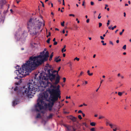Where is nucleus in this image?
Returning <instances> with one entry per match:
<instances>
[{
  "mask_svg": "<svg viewBox=\"0 0 131 131\" xmlns=\"http://www.w3.org/2000/svg\"><path fill=\"white\" fill-rule=\"evenodd\" d=\"M45 51L41 52L40 54L36 57H30L28 61L23 64L22 66V67L20 68V66H17L16 68L18 69L16 70L15 73H16L18 77L21 78L24 77L26 76L28 74L29 72H30L31 70L34 69L35 67L33 66V64L36 63V61L42 58L43 56L45 54Z\"/></svg>",
  "mask_w": 131,
  "mask_h": 131,
  "instance_id": "f257e3e1",
  "label": "nucleus"
},
{
  "mask_svg": "<svg viewBox=\"0 0 131 131\" xmlns=\"http://www.w3.org/2000/svg\"><path fill=\"white\" fill-rule=\"evenodd\" d=\"M49 93L47 92H45L39 94V96L37 100V103L35 105V108L37 112L44 108V106L48 108L49 111H51L54 103L58 100L57 97L50 96L48 98Z\"/></svg>",
  "mask_w": 131,
  "mask_h": 131,
  "instance_id": "f03ea898",
  "label": "nucleus"
},
{
  "mask_svg": "<svg viewBox=\"0 0 131 131\" xmlns=\"http://www.w3.org/2000/svg\"><path fill=\"white\" fill-rule=\"evenodd\" d=\"M60 68L61 67H59L58 68V71H53L52 70L49 69L48 70V74L43 73V75L42 73H40L39 76L40 80H41V79L46 80L49 79L51 82L55 80L53 84H57L59 83L60 79V77L58 74V72Z\"/></svg>",
  "mask_w": 131,
  "mask_h": 131,
  "instance_id": "7ed1b4c3",
  "label": "nucleus"
},
{
  "mask_svg": "<svg viewBox=\"0 0 131 131\" xmlns=\"http://www.w3.org/2000/svg\"><path fill=\"white\" fill-rule=\"evenodd\" d=\"M48 80H45L43 79H41L42 82L43 84H44L45 83L47 85V86H49V87L48 88L47 90V91H48L50 95V96H52L54 97H57L58 99L59 97L60 99L61 98L60 91L59 88L60 86L59 85H58L57 87L53 84L54 82H53L52 83H51L50 82L48 81Z\"/></svg>",
  "mask_w": 131,
  "mask_h": 131,
  "instance_id": "20e7f679",
  "label": "nucleus"
},
{
  "mask_svg": "<svg viewBox=\"0 0 131 131\" xmlns=\"http://www.w3.org/2000/svg\"><path fill=\"white\" fill-rule=\"evenodd\" d=\"M37 83L36 84V83L35 81H33L32 79L29 80V82L27 83L28 89H26L24 92H22L21 91L20 92H18V94L20 93H23V94L25 93H26L28 96L31 95L33 94H35V92L36 91H38L39 90V88L40 86L38 85Z\"/></svg>",
  "mask_w": 131,
  "mask_h": 131,
  "instance_id": "39448f33",
  "label": "nucleus"
},
{
  "mask_svg": "<svg viewBox=\"0 0 131 131\" xmlns=\"http://www.w3.org/2000/svg\"><path fill=\"white\" fill-rule=\"evenodd\" d=\"M36 22L35 24L32 22V19H30L27 23V28L30 34L32 36H35L38 32L41 26L42 23L40 21Z\"/></svg>",
  "mask_w": 131,
  "mask_h": 131,
  "instance_id": "423d86ee",
  "label": "nucleus"
},
{
  "mask_svg": "<svg viewBox=\"0 0 131 131\" xmlns=\"http://www.w3.org/2000/svg\"><path fill=\"white\" fill-rule=\"evenodd\" d=\"M49 54L48 51H46L43 56L42 58L39 60H37L36 63H34V64H33L34 65L33 66L34 67H37L47 61L48 59V58L49 57Z\"/></svg>",
  "mask_w": 131,
  "mask_h": 131,
  "instance_id": "0eeeda50",
  "label": "nucleus"
},
{
  "mask_svg": "<svg viewBox=\"0 0 131 131\" xmlns=\"http://www.w3.org/2000/svg\"><path fill=\"white\" fill-rule=\"evenodd\" d=\"M24 33L22 32L21 33L20 32H16L15 35V37L17 40H19L20 39L23 38L24 37Z\"/></svg>",
  "mask_w": 131,
  "mask_h": 131,
  "instance_id": "6e6552de",
  "label": "nucleus"
},
{
  "mask_svg": "<svg viewBox=\"0 0 131 131\" xmlns=\"http://www.w3.org/2000/svg\"><path fill=\"white\" fill-rule=\"evenodd\" d=\"M74 128L73 126H66V131H73L74 130Z\"/></svg>",
  "mask_w": 131,
  "mask_h": 131,
  "instance_id": "1a4fd4ad",
  "label": "nucleus"
},
{
  "mask_svg": "<svg viewBox=\"0 0 131 131\" xmlns=\"http://www.w3.org/2000/svg\"><path fill=\"white\" fill-rule=\"evenodd\" d=\"M68 117L69 119L71 120L73 122H75L77 121V118L71 115L69 116H68Z\"/></svg>",
  "mask_w": 131,
  "mask_h": 131,
  "instance_id": "9d476101",
  "label": "nucleus"
},
{
  "mask_svg": "<svg viewBox=\"0 0 131 131\" xmlns=\"http://www.w3.org/2000/svg\"><path fill=\"white\" fill-rule=\"evenodd\" d=\"M51 66H50L49 64H47L45 67V70H47V72H48V70L49 69L52 70V69H51Z\"/></svg>",
  "mask_w": 131,
  "mask_h": 131,
  "instance_id": "9b49d317",
  "label": "nucleus"
},
{
  "mask_svg": "<svg viewBox=\"0 0 131 131\" xmlns=\"http://www.w3.org/2000/svg\"><path fill=\"white\" fill-rule=\"evenodd\" d=\"M19 101L17 99L15 100L13 102V105L15 106L18 103Z\"/></svg>",
  "mask_w": 131,
  "mask_h": 131,
  "instance_id": "f8f14e48",
  "label": "nucleus"
},
{
  "mask_svg": "<svg viewBox=\"0 0 131 131\" xmlns=\"http://www.w3.org/2000/svg\"><path fill=\"white\" fill-rule=\"evenodd\" d=\"M53 115L52 114H50L49 116L47 117V119H49L51 118H52Z\"/></svg>",
  "mask_w": 131,
  "mask_h": 131,
  "instance_id": "ddd939ff",
  "label": "nucleus"
},
{
  "mask_svg": "<svg viewBox=\"0 0 131 131\" xmlns=\"http://www.w3.org/2000/svg\"><path fill=\"white\" fill-rule=\"evenodd\" d=\"M59 56L58 57H56L55 60V61H56L57 62H58L59 61H60L61 60V59H58L59 58Z\"/></svg>",
  "mask_w": 131,
  "mask_h": 131,
  "instance_id": "4468645a",
  "label": "nucleus"
},
{
  "mask_svg": "<svg viewBox=\"0 0 131 131\" xmlns=\"http://www.w3.org/2000/svg\"><path fill=\"white\" fill-rule=\"evenodd\" d=\"M6 3L5 0H2L1 1V4L2 5L5 4Z\"/></svg>",
  "mask_w": 131,
  "mask_h": 131,
  "instance_id": "2eb2a0df",
  "label": "nucleus"
},
{
  "mask_svg": "<svg viewBox=\"0 0 131 131\" xmlns=\"http://www.w3.org/2000/svg\"><path fill=\"white\" fill-rule=\"evenodd\" d=\"M90 125L92 126H94L96 125V123L94 122H91L90 123Z\"/></svg>",
  "mask_w": 131,
  "mask_h": 131,
  "instance_id": "dca6fc26",
  "label": "nucleus"
},
{
  "mask_svg": "<svg viewBox=\"0 0 131 131\" xmlns=\"http://www.w3.org/2000/svg\"><path fill=\"white\" fill-rule=\"evenodd\" d=\"M87 73H88V74L89 76H92L93 74V73H90V71L89 70L88 71Z\"/></svg>",
  "mask_w": 131,
  "mask_h": 131,
  "instance_id": "f3484780",
  "label": "nucleus"
},
{
  "mask_svg": "<svg viewBox=\"0 0 131 131\" xmlns=\"http://www.w3.org/2000/svg\"><path fill=\"white\" fill-rule=\"evenodd\" d=\"M53 52H52L50 55V59H49L50 61H51V60H52V58L53 56Z\"/></svg>",
  "mask_w": 131,
  "mask_h": 131,
  "instance_id": "a211bd4d",
  "label": "nucleus"
},
{
  "mask_svg": "<svg viewBox=\"0 0 131 131\" xmlns=\"http://www.w3.org/2000/svg\"><path fill=\"white\" fill-rule=\"evenodd\" d=\"M41 117V116L40 114L38 113L37 115V116L36 117V118H40Z\"/></svg>",
  "mask_w": 131,
  "mask_h": 131,
  "instance_id": "6ab92c4d",
  "label": "nucleus"
},
{
  "mask_svg": "<svg viewBox=\"0 0 131 131\" xmlns=\"http://www.w3.org/2000/svg\"><path fill=\"white\" fill-rule=\"evenodd\" d=\"M66 45L64 46L63 48L62 49V50H61V51H62V52L63 53L64 52H65L66 51V49H64V51H63V50H64V49L66 48Z\"/></svg>",
  "mask_w": 131,
  "mask_h": 131,
  "instance_id": "aec40b11",
  "label": "nucleus"
},
{
  "mask_svg": "<svg viewBox=\"0 0 131 131\" xmlns=\"http://www.w3.org/2000/svg\"><path fill=\"white\" fill-rule=\"evenodd\" d=\"M106 125L107 126L108 125H109V124H110V123H109V121L107 120L106 119Z\"/></svg>",
  "mask_w": 131,
  "mask_h": 131,
  "instance_id": "412c9836",
  "label": "nucleus"
},
{
  "mask_svg": "<svg viewBox=\"0 0 131 131\" xmlns=\"http://www.w3.org/2000/svg\"><path fill=\"white\" fill-rule=\"evenodd\" d=\"M104 118L105 117L104 116H103L102 115H100V117L99 118V119H101L103 118Z\"/></svg>",
  "mask_w": 131,
  "mask_h": 131,
  "instance_id": "4be33fe9",
  "label": "nucleus"
},
{
  "mask_svg": "<svg viewBox=\"0 0 131 131\" xmlns=\"http://www.w3.org/2000/svg\"><path fill=\"white\" fill-rule=\"evenodd\" d=\"M124 29H122V32H120L119 35H122V34L124 32Z\"/></svg>",
  "mask_w": 131,
  "mask_h": 131,
  "instance_id": "5701e85b",
  "label": "nucleus"
},
{
  "mask_svg": "<svg viewBox=\"0 0 131 131\" xmlns=\"http://www.w3.org/2000/svg\"><path fill=\"white\" fill-rule=\"evenodd\" d=\"M101 42L103 43V45H106V43H104V41L103 40H102L101 41Z\"/></svg>",
  "mask_w": 131,
  "mask_h": 131,
  "instance_id": "b1692460",
  "label": "nucleus"
},
{
  "mask_svg": "<svg viewBox=\"0 0 131 131\" xmlns=\"http://www.w3.org/2000/svg\"><path fill=\"white\" fill-rule=\"evenodd\" d=\"M122 94V93L120 92H119L118 93V94L120 96H121Z\"/></svg>",
  "mask_w": 131,
  "mask_h": 131,
  "instance_id": "393cba45",
  "label": "nucleus"
},
{
  "mask_svg": "<svg viewBox=\"0 0 131 131\" xmlns=\"http://www.w3.org/2000/svg\"><path fill=\"white\" fill-rule=\"evenodd\" d=\"M50 38H49L46 41L47 43H49L50 42Z\"/></svg>",
  "mask_w": 131,
  "mask_h": 131,
  "instance_id": "a878e982",
  "label": "nucleus"
},
{
  "mask_svg": "<svg viewBox=\"0 0 131 131\" xmlns=\"http://www.w3.org/2000/svg\"><path fill=\"white\" fill-rule=\"evenodd\" d=\"M123 49L124 50H125L126 49V45H125L123 47Z\"/></svg>",
  "mask_w": 131,
  "mask_h": 131,
  "instance_id": "bb28decb",
  "label": "nucleus"
},
{
  "mask_svg": "<svg viewBox=\"0 0 131 131\" xmlns=\"http://www.w3.org/2000/svg\"><path fill=\"white\" fill-rule=\"evenodd\" d=\"M18 88L17 86H16L15 88L14 89V90L15 91H17L18 90Z\"/></svg>",
  "mask_w": 131,
  "mask_h": 131,
  "instance_id": "cd10ccee",
  "label": "nucleus"
},
{
  "mask_svg": "<svg viewBox=\"0 0 131 131\" xmlns=\"http://www.w3.org/2000/svg\"><path fill=\"white\" fill-rule=\"evenodd\" d=\"M64 21H63V22H62L61 23V25L63 26H64Z\"/></svg>",
  "mask_w": 131,
  "mask_h": 131,
  "instance_id": "c85d7f7f",
  "label": "nucleus"
},
{
  "mask_svg": "<svg viewBox=\"0 0 131 131\" xmlns=\"http://www.w3.org/2000/svg\"><path fill=\"white\" fill-rule=\"evenodd\" d=\"M78 117V118H79L80 119H82V117L80 115H79Z\"/></svg>",
  "mask_w": 131,
  "mask_h": 131,
  "instance_id": "c756f323",
  "label": "nucleus"
},
{
  "mask_svg": "<svg viewBox=\"0 0 131 131\" xmlns=\"http://www.w3.org/2000/svg\"><path fill=\"white\" fill-rule=\"evenodd\" d=\"M82 124L83 125L85 126V127H87V125L85 123H82Z\"/></svg>",
  "mask_w": 131,
  "mask_h": 131,
  "instance_id": "7c9ffc66",
  "label": "nucleus"
},
{
  "mask_svg": "<svg viewBox=\"0 0 131 131\" xmlns=\"http://www.w3.org/2000/svg\"><path fill=\"white\" fill-rule=\"evenodd\" d=\"M76 60L78 61H79V58H78L77 57H76L74 59V60Z\"/></svg>",
  "mask_w": 131,
  "mask_h": 131,
  "instance_id": "2f4dec72",
  "label": "nucleus"
},
{
  "mask_svg": "<svg viewBox=\"0 0 131 131\" xmlns=\"http://www.w3.org/2000/svg\"><path fill=\"white\" fill-rule=\"evenodd\" d=\"M116 26H115L113 27H112V28L111 29H112V30H114V28H116Z\"/></svg>",
  "mask_w": 131,
  "mask_h": 131,
  "instance_id": "473e14b6",
  "label": "nucleus"
},
{
  "mask_svg": "<svg viewBox=\"0 0 131 131\" xmlns=\"http://www.w3.org/2000/svg\"><path fill=\"white\" fill-rule=\"evenodd\" d=\"M110 21L109 20H108L107 21V26H108L110 24Z\"/></svg>",
  "mask_w": 131,
  "mask_h": 131,
  "instance_id": "72a5a7b5",
  "label": "nucleus"
},
{
  "mask_svg": "<svg viewBox=\"0 0 131 131\" xmlns=\"http://www.w3.org/2000/svg\"><path fill=\"white\" fill-rule=\"evenodd\" d=\"M102 26V24L100 23H99V27H100Z\"/></svg>",
  "mask_w": 131,
  "mask_h": 131,
  "instance_id": "f704fd0d",
  "label": "nucleus"
},
{
  "mask_svg": "<svg viewBox=\"0 0 131 131\" xmlns=\"http://www.w3.org/2000/svg\"><path fill=\"white\" fill-rule=\"evenodd\" d=\"M50 35H51V33L50 32H49V34L48 35H47V37H48L49 36H50Z\"/></svg>",
  "mask_w": 131,
  "mask_h": 131,
  "instance_id": "c9c22d12",
  "label": "nucleus"
},
{
  "mask_svg": "<svg viewBox=\"0 0 131 131\" xmlns=\"http://www.w3.org/2000/svg\"><path fill=\"white\" fill-rule=\"evenodd\" d=\"M57 44V42H56V41H54V42L53 43V45H56Z\"/></svg>",
  "mask_w": 131,
  "mask_h": 131,
  "instance_id": "e433bc0d",
  "label": "nucleus"
},
{
  "mask_svg": "<svg viewBox=\"0 0 131 131\" xmlns=\"http://www.w3.org/2000/svg\"><path fill=\"white\" fill-rule=\"evenodd\" d=\"M70 16H72L73 17H74L75 15L73 14H70L69 15Z\"/></svg>",
  "mask_w": 131,
  "mask_h": 131,
  "instance_id": "4c0bfd02",
  "label": "nucleus"
},
{
  "mask_svg": "<svg viewBox=\"0 0 131 131\" xmlns=\"http://www.w3.org/2000/svg\"><path fill=\"white\" fill-rule=\"evenodd\" d=\"M83 73V72H81L80 74V75H79V77H80L81 75H82V74Z\"/></svg>",
  "mask_w": 131,
  "mask_h": 131,
  "instance_id": "58836bf2",
  "label": "nucleus"
},
{
  "mask_svg": "<svg viewBox=\"0 0 131 131\" xmlns=\"http://www.w3.org/2000/svg\"><path fill=\"white\" fill-rule=\"evenodd\" d=\"M91 4L92 5H93L94 4V3L93 2H90Z\"/></svg>",
  "mask_w": 131,
  "mask_h": 131,
  "instance_id": "ea45409f",
  "label": "nucleus"
},
{
  "mask_svg": "<svg viewBox=\"0 0 131 131\" xmlns=\"http://www.w3.org/2000/svg\"><path fill=\"white\" fill-rule=\"evenodd\" d=\"M91 131H95V128H92L91 129Z\"/></svg>",
  "mask_w": 131,
  "mask_h": 131,
  "instance_id": "a19ab883",
  "label": "nucleus"
},
{
  "mask_svg": "<svg viewBox=\"0 0 131 131\" xmlns=\"http://www.w3.org/2000/svg\"><path fill=\"white\" fill-rule=\"evenodd\" d=\"M100 13L99 14V15L98 17V18L99 19H100L101 17V16H100Z\"/></svg>",
  "mask_w": 131,
  "mask_h": 131,
  "instance_id": "79ce46f5",
  "label": "nucleus"
},
{
  "mask_svg": "<svg viewBox=\"0 0 131 131\" xmlns=\"http://www.w3.org/2000/svg\"><path fill=\"white\" fill-rule=\"evenodd\" d=\"M63 82H65L66 80V78H63Z\"/></svg>",
  "mask_w": 131,
  "mask_h": 131,
  "instance_id": "37998d69",
  "label": "nucleus"
},
{
  "mask_svg": "<svg viewBox=\"0 0 131 131\" xmlns=\"http://www.w3.org/2000/svg\"><path fill=\"white\" fill-rule=\"evenodd\" d=\"M78 113H82V111L81 110H80L79 111H78Z\"/></svg>",
  "mask_w": 131,
  "mask_h": 131,
  "instance_id": "c03bdc74",
  "label": "nucleus"
},
{
  "mask_svg": "<svg viewBox=\"0 0 131 131\" xmlns=\"http://www.w3.org/2000/svg\"><path fill=\"white\" fill-rule=\"evenodd\" d=\"M100 37L101 39L102 40H103L104 39V37L101 36H100Z\"/></svg>",
  "mask_w": 131,
  "mask_h": 131,
  "instance_id": "a18cd8bd",
  "label": "nucleus"
},
{
  "mask_svg": "<svg viewBox=\"0 0 131 131\" xmlns=\"http://www.w3.org/2000/svg\"><path fill=\"white\" fill-rule=\"evenodd\" d=\"M90 19H88L86 20V22L87 23H89V21Z\"/></svg>",
  "mask_w": 131,
  "mask_h": 131,
  "instance_id": "49530a36",
  "label": "nucleus"
},
{
  "mask_svg": "<svg viewBox=\"0 0 131 131\" xmlns=\"http://www.w3.org/2000/svg\"><path fill=\"white\" fill-rule=\"evenodd\" d=\"M68 64H69V66H72V64H71V62H68Z\"/></svg>",
  "mask_w": 131,
  "mask_h": 131,
  "instance_id": "de8ad7c7",
  "label": "nucleus"
},
{
  "mask_svg": "<svg viewBox=\"0 0 131 131\" xmlns=\"http://www.w3.org/2000/svg\"><path fill=\"white\" fill-rule=\"evenodd\" d=\"M110 44H111L112 45H113V43L111 41H110Z\"/></svg>",
  "mask_w": 131,
  "mask_h": 131,
  "instance_id": "09e8293b",
  "label": "nucleus"
},
{
  "mask_svg": "<svg viewBox=\"0 0 131 131\" xmlns=\"http://www.w3.org/2000/svg\"><path fill=\"white\" fill-rule=\"evenodd\" d=\"M63 1V5H65V4L64 2V0H62Z\"/></svg>",
  "mask_w": 131,
  "mask_h": 131,
  "instance_id": "8fccbe9b",
  "label": "nucleus"
},
{
  "mask_svg": "<svg viewBox=\"0 0 131 131\" xmlns=\"http://www.w3.org/2000/svg\"><path fill=\"white\" fill-rule=\"evenodd\" d=\"M74 27L76 28V29H77V28H78V27H77V25H74Z\"/></svg>",
  "mask_w": 131,
  "mask_h": 131,
  "instance_id": "3c124183",
  "label": "nucleus"
},
{
  "mask_svg": "<svg viewBox=\"0 0 131 131\" xmlns=\"http://www.w3.org/2000/svg\"><path fill=\"white\" fill-rule=\"evenodd\" d=\"M84 3H85V2L84 1H83V3L82 4V5L83 6H84Z\"/></svg>",
  "mask_w": 131,
  "mask_h": 131,
  "instance_id": "603ef678",
  "label": "nucleus"
},
{
  "mask_svg": "<svg viewBox=\"0 0 131 131\" xmlns=\"http://www.w3.org/2000/svg\"><path fill=\"white\" fill-rule=\"evenodd\" d=\"M76 20L77 21V23H79L80 21H79V20H78V18H76Z\"/></svg>",
  "mask_w": 131,
  "mask_h": 131,
  "instance_id": "864d4df0",
  "label": "nucleus"
},
{
  "mask_svg": "<svg viewBox=\"0 0 131 131\" xmlns=\"http://www.w3.org/2000/svg\"><path fill=\"white\" fill-rule=\"evenodd\" d=\"M103 80H101L100 82V84L102 83L103 82Z\"/></svg>",
  "mask_w": 131,
  "mask_h": 131,
  "instance_id": "5fc2aeb1",
  "label": "nucleus"
},
{
  "mask_svg": "<svg viewBox=\"0 0 131 131\" xmlns=\"http://www.w3.org/2000/svg\"><path fill=\"white\" fill-rule=\"evenodd\" d=\"M19 84V82H16L15 83V84L17 85H18Z\"/></svg>",
  "mask_w": 131,
  "mask_h": 131,
  "instance_id": "6e6d98bb",
  "label": "nucleus"
},
{
  "mask_svg": "<svg viewBox=\"0 0 131 131\" xmlns=\"http://www.w3.org/2000/svg\"><path fill=\"white\" fill-rule=\"evenodd\" d=\"M70 96L68 97V96H67L66 97V99H67L68 98L70 99Z\"/></svg>",
  "mask_w": 131,
  "mask_h": 131,
  "instance_id": "4d7b16f0",
  "label": "nucleus"
},
{
  "mask_svg": "<svg viewBox=\"0 0 131 131\" xmlns=\"http://www.w3.org/2000/svg\"><path fill=\"white\" fill-rule=\"evenodd\" d=\"M100 86H101V84H100V86L99 87V88L96 90V92H97L98 91V90L99 89V88Z\"/></svg>",
  "mask_w": 131,
  "mask_h": 131,
  "instance_id": "13d9d810",
  "label": "nucleus"
},
{
  "mask_svg": "<svg viewBox=\"0 0 131 131\" xmlns=\"http://www.w3.org/2000/svg\"><path fill=\"white\" fill-rule=\"evenodd\" d=\"M82 114L83 117H84L85 116V114L83 113H82Z\"/></svg>",
  "mask_w": 131,
  "mask_h": 131,
  "instance_id": "bf43d9fd",
  "label": "nucleus"
},
{
  "mask_svg": "<svg viewBox=\"0 0 131 131\" xmlns=\"http://www.w3.org/2000/svg\"><path fill=\"white\" fill-rule=\"evenodd\" d=\"M112 26H110L108 27V28H109V29H111V27H112Z\"/></svg>",
  "mask_w": 131,
  "mask_h": 131,
  "instance_id": "052dcab7",
  "label": "nucleus"
},
{
  "mask_svg": "<svg viewBox=\"0 0 131 131\" xmlns=\"http://www.w3.org/2000/svg\"><path fill=\"white\" fill-rule=\"evenodd\" d=\"M60 3V4L61 3V0H57Z\"/></svg>",
  "mask_w": 131,
  "mask_h": 131,
  "instance_id": "680f3d73",
  "label": "nucleus"
},
{
  "mask_svg": "<svg viewBox=\"0 0 131 131\" xmlns=\"http://www.w3.org/2000/svg\"><path fill=\"white\" fill-rule=\"evenodd\" d=\"M119 41L118 40H116V42L117 43H118L119 42Z\"/></svg>",
  "mask_w": 131,
  "mask_h": 131,
  "instance_id": "e2e57ef3",
  "label": "nucleus"
},
{
  "mask_svg": "<svg viewBox=\"0 0 131 131\" xmlns=\"http://www.w3.org/2000/svg\"><path fill=\"white\" fill-rule=\"evenodd\" d=\"M109 125L110 127H111V126H113V125L112 124H109Z\"/></svg>",
  "mask_w": 131,
  "mask_h": 131,
  "instance_id": "0e129e2a",
  "label": "nucleus"
},
{
  "mask_svg": "<svg viewBox=\"0 0 131 131\" xmlns=\"http://www.w3.org/2000/svg\"><path fill=\"white\" fill-rule=\"evenodd\" d=\"M65 56H66V54H65V53H63V56L64 57H65Z\"/></svg>",
  "mask_w": 131,
  "mask_h": 131,
  "instance_id": "69168bd1",
  "label": "nucleus"
},
{
  "mask_svg": "<svg viewBox=\"0 0 131 131\" xmlns=\"http://www.w3.org/2000/svg\"><path fill=\"white\" fill-rule=\"evenodd\" d=\"M124 16L125 17L126 16V14L124 12Z\"/></svg>",
  "mask_w": 131,
  "mask_h": 131,
  "instance_id": "338daca9",
  "label": "nucleus"
},
{
  "mask_svg": "<svg viewBox=\"0 0 131 131\" xmlns=\"http://www.w3.org/2000/svg\"><path fill=\"white\" fill-rule=\"evenodd\" d=\"M63 34H64L65 32V31L64 30H63L62 31Z\"/></svg>",
  "mask_w": 131,
  "mask_h": 131,
  "instance_id": "774afa93",
  "label": "nucleus"
}]
</instances>
